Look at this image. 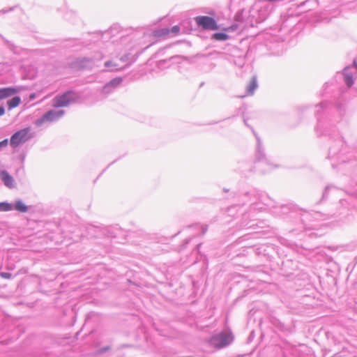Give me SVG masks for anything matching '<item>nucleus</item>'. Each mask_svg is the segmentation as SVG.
Listing matches in <instances>:
<instances>
[{"mask_svg": "<svg viewBox=\"0 0 357 357\" xmlns=\"http://www.w3.org/2000/svg\"><path fill=\"white\" fill-rule=\"evenodd\" d=\"M228 38L229 36L224 33H215L213 35V38L217 40H226Z\"/></svg>", "mask_w": 357, "mask_h": 357, "instance_id": "4468645a", "label": "nucleus"}, {"mask_svg": "<svg viewBox=\"0 0 357 357\" xmlns=\"http://www.w3.org/2000/svg\"><path fill=\"white\" fill-rule=\"evenodd\" d=\"M4 112H5V109H4L3 107L0 106V116L3 115Z\"/></svg>", "mask_w": 357, "mask_h": 357, "instance_id": "aec40b11", "label": "nucleus"}, {"mask_svg": "<svg viewBox=\"0 0 357 357\" xmlns=\"http://www.w3.org/2000/svg\"><path fill=\"white\" fill-rule=\"evenodd\" d=\"M11 210L10 204L8 203H0V211H8Z\"/></svg>", "mask_w": 357, "mask_h": 357, "instance_id": "dca6fc26", "label": "nucleus"}, {"mask_svg": "<svg viewBox=\"0 0 357 357\" xmlns=\"http://www.w3.org/2000/svg\"><path fill=\"white\" fill-rule=\"evenodd\" d=\"M31 137V128H26L18 130L11 136L10 139V144L12 147L15 148L26 142Z\"/></svg>", "mask_w": 357, "mask_h": 357, "instance_id": "f03ea898", "label": "nucleus"}, {"mask_svg": "<svg viewBox=\"0 0 357 357\" xmlns=\"http://www.w3.org/2000/svg\"><path fill=\"white\" fill-rule=\"evenodd\" d=\"M122 79L121 77H116L111 80L109 83L105 85L103 90L105 93L109 92V89L117 87L121 84Z\"/></svg>", "mask_w": 357, "mask_h": 357, "instance_id": "6e6552de", "label": "nucleus"}, {"mask_svg": "<svg viewBox=\"0 0 357 357\" xmlns=\"http://www.w3.org/2000/svg\"><path fill=\"white\" fill-rule=\"evenodd\" d=\"M354 66L357 68V63L356 61H354Z\"/></svg>", "mask_w": 357, "mask_h": 357, "instance_id": "412c9836", "label": "nucleus"}, {"mask_svg": "<svg viewBox=\"0 0 357 357\" xmlns=\"http://www.w3.org/2000/svg\"><path fill=\"white\" fill-rule=\"evenodd\" d=\"M79 96L76 93L69 91L56 96L53 99V106L54 107H66L70 103L76 102Z\"/></svg>", "mask_w": 357, "mask_h": 357, "instance_id": "f257e3e1", "label": "nucleus"}, {"mask_svg": "<svg viewBox=\"0 0 357 357\" xmlns=\"http://www.w3.org/2000/svg\"><path fill=\"white\" fill-rule=\"evenodd\" d=\"M0 177H1V179L7 187H13V178L7 172L3 171L0 172Z\"/></svg>", "mask_w": 357, "mask_h": 357, "instance_id": "0eeeda50", "label": "nucleus"}, {"mask_svg": "<svg viewBox=\"0 0 357 357\" xmlns=\"http://www.w3.org/2000/svg\"><path fill=\"white\" fill-rule=\"evenodd\" d=\"M8 139H6L1 142H0V149L3 147H6L8 145Z\"/></svg>", "mask_w": 357, "mask_h": 357, "instance_id": "6ab92c4d", "label": "nucleus"}, {"mask_svg": "<svg viewBox=\"0 0 357 357\" xmlns=\"http://www.w3.org/2000/svg\"><path fill=\"white\" fill-rule=\"evenodd\" d=\"M348 68H344L343 74L344 76V81L349 87H351L354 84L352 75L348 73Z\"/></svg>", "mask_w": 357, "mask_h": 357, "instance_id": "9b49d317", "label": "nucleus"}, {"mask_svg": "<svg viewBox=\"0 0 357 357\" xmlns=\"http://www.w3.org/2000/svg\"><path fill=\"white\" fill-rule=\"evenodd\" d=\"M21 103V98L19 96H15L7 102L9 109L17 107Z\"/></svg>", "mask_w": 357, "mask_h": 357, "instance_id": "9d476101", "label": "nucleus"}, {"mask_svg": "<svg viewBox=\"0 0 357 357\" xmlns=\"http://www.w3.org/2000/svg\"><path fill=\"white\" fill-rule=\"evenodd\" d=\"M195 20L199 26L204 29L217 30L218 26L215 20L208 16H197L195 17Z\"/></svg>", "mask_w": 357, "mask_h": 357, "instance_id": "20e7f679", "label": "nucleus"}, {"mask_svg": "<svg viewBox=\"0 0 357 357\" xmlns=\"http://www.w3.org/2000/svg\"><path fill=\"white\" fill-rule=\"evenodd\" d=\"M15 208L22 213H25L28 210L27 206L21 201L16 202Z\"/></svg>", "mask_w": 357, "mask_h": 357, "instance_id": "ddd939ff", "label": "nucleus"}, {"mask_svg": "<svg viewBox=\"0 0 357 357\" xmlns=\"http://www.w3.org/2000/svg\"><path fill=\"white\" fill-rule=\"evenodd\" d=\"M257 79L255 77H252V79L250 81V83L249 84V85L248 86V94L252 95L254 91L257 89Z\"/></svg>", "mask_w": 357, "mask_h": 357, "instance_id": "f8f14e48", "label": "nucleus"}, {"mask_svg": "<svg viewBox=\"0 0 357 357\" xmlns=\"http://www.w3.org/2000/svg\"><path fill=\"white\" fill-rule=\"evenodd\" d=\"M233 340L231 333L223 332L213 336L210 339V344L215 348H222L228 345Z\"/></svg>", "mask_w": 357, "mask_h": 357, "instance_id": "7ed1b4c3", "label": "nucleus"}, {"mask_svg": "<svg viewBox=\"0 0 357 357\" xmlns=\"http://www.w3.org/2000/svg\"><path fill=\"white\" fill-rule=\"evenodd\" d=\"M105 66L107 68H110L111 70H116V69H117V64L116 63H114V61H112L105 62Z\"/></svg>", "mask_w": 357, "mask_h": 357, "instance_id": "2eb2a0df", "label": "nucleus"}, {"mask_svg": "<svg viewBox=\"0 0 357 357\" xmlns=\"http://www.w3.org/2000/svg\"><path fill=\"white\" fill-rule=\"evenodd\" d=\"M169 33L170 29L168 28H164L154 31L152 35L155 38H160L167 36Z\"/></svg>", "mask_w": 357, "mask_h": 357, "instance_id": "1a4fd4ad", "label": "nucleus"}, {"mask_svg": "<svg viewBox=\"0 0 357 357\" xmlns=\"http://www.w3.org/2000/svg\"><path fill=\"white\" fill-rule=\"evenodd\" d=\"M65 112L63 110H50L46 112L42 118L38 121L39 123L47 121H54L63 116Z\"/></svg>", "mask_w": 357, "mask_h": 357, "instance_id": "39448f33", "label": "nucleus"}, {"mask_svg": "<svg viewBox=\"0 0 357 357\" xmlns=\"http://www.w3.org/2000/svg\"><path fill=\"white\" fill-rule=\"evenodd\" d=\"M18 93V89L13 87L0 89V100L7 98Z\"/></svg>", "mask_w": 357, "mask_h": 357, "instance_id": "423d86ee", "label": "nucleus"}, {"mask_svg": "<svg viewBox=\"0 0 357 357\" xmlns=\"http://www.w3.org/2000/svg\"><path fill=\"white\" fill-rule=\"evenodd\" d=\"M0 276L5 279H10L12 277V275L9 273H1Z\"/></svg>", "mask_w": 357, "mask_h": 357, "instance_id": "a211bd4d", "label": "nucleus"}, {"mask_svg": "<svg viewBox=\"0 0 357 357\" xmlns=\"http://www.w3.org/2000/svg\"><path fill=\"white\" fill-rule=\"evenodd\" d=\"M180 31V28L178 26L176 25V26H174L171 29H170V33H173L174 34H177Z\"/></svg>", "mask_w": 357, "mask_h": 357, "instance_id": "f3484780", "label": "nucleus"}]
</instances>
